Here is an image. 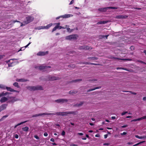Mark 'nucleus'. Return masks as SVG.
Here are the masks:
<instances>
[{
  "label": "nucleus",
  "mask_w": 146,
  "mask_h": 146,
  "mask_svg": "<svg viewBox=\"0 0 146 146\" xmlns=\"http://www.w3.org/2000/svg\"><path fill=\"white\" fill-rule=\"evenodd\" d=\"M108 9V8L107 7H105V8H99L98 9V11L102 12H105L106 11L107 9Z\"/></svg>",
  "instance_id": "nucleus-19"
},
{
  "label": "nucleus",
  "mask_w": 146,
  "mask_h": 146,
  "mask_svg": "<svg viewBox=\"0 0 146 146\" xmlns=\"http://www.w3.org/2000/svg\"><path fill=\"white\" fill-rule=\"evenodd\" d=\"M143 119H146V116H143L137 119H133L131 121H140Z\"/></svg>",
  "instance_id": "nucleus-13"
},
{
  "label": "nucleus",
  "mask_w": 146,
  "mask_h": 146,
  "mask_svg": "<svg viewBox=\"0 0 146 146\" xmlns=\"http://www.w3.org/2000/svg\"><path fill=\"white\" fill-rule=\"evenodd\" d=\"M123 92H130V93H131V94H133V95H136L137 94L135 93V92H133L132 91H124Z\"/></svg>",
  "instance_id": "nucleus-35"
},
{
  "label": "nucleus",
  "mask_w": 146,
  "mask_h": 146,
  "mask_svg": "<svg viewBox=\"0 0 146 146\" xmlns=\"http://www.w3.org/2000/svg\"><path fill=\"white\" fill-rule=\"evenodd\" d=\"M84 64H91V65H99L98 64H97L89 63V62H86L85 63H84Z\"/></svg>",
  "instance_id": "nucleus-32"
},
{
  "label": "nucleus",
  "mask_w": 146,
  "mask_h": 146,
  "mask_svg": "<svg viewBox=\"0 0 146 146\" xmlns=\"http://www.w3.org/2000/svg\"><path fill=\"white\" fill-rule=\"evenodd\" d=\"M55 113H40V114H37L34 115H33L32 116V117H36L39 116H42V115H55Z\"/></svg>",
  "instance_id": "nucleus-3"
},
{
  "label": "nucleus",
  "mask_w": 146,
  "mask_h": 146,
  "mask_svg": "<svg viewBox=\"0 0 146 146\" xmlns=\"http://www.w3.org/2000/svg\"><path fill=\"white\" fill-rule=\"evenodd\" d=\"M22 129L24 131H27L29 130V128L28 127H23Z\"/></svg>",
  "instance_id": "nucleus-26"
},
{
  "label": "nucleus",
  "mask_w": 146,
  "mask_h": 146,
  "mask_svg": "<svg viewBox=\"0 0 146 146\" xmlns=\"http://www.w3.org/2000/svg\"><path fill=\"white\" fill-rule=\"evenodd\" d=\"M65 132L64 131H63L61 133V135L62 136H64L65 135Z\"/></svg>",
  "instance_id": "nucleus-44"
},
{
  "label": "nucleus",
  "mask_w": 146,
  "mask_h": 146,
  "mask_svg": "<svg viewBox=\"0 0 146 146\" xmlns=\"http://www.w3.org/2000/svg\"><path fill=\"white\" fill-rule=\"evenodd\" d=\"M84 103V102H81L80 103L76 104L75 106H76L79 107L82 106Z\"/></svg>",
  "instance_id": "nucleus-33"
},
{
  "label": "nucleus",
  "mask_w": 146,
  "mask_h": 146,
  "mask_svg": "<svg viewBox=\"0 0 146 146\" xmlns=\"http://www.w3.org/2000/svg\"><path fill=\"white\" fill-rule=\"evenodd\" d=\"M51 67L49 66H42L39 67V69L40 70H42L43 71H46V69L48 68H50Z\"/></svg>",
  "instance_id": "nucleus-8"
},
{
  "label": "nucleus",
  "mask_w": 146,
  "mask_h": 146,
  "mask_svg": "<svg viewBox=\"0 0 146 146\" xmlns=\"http://www.w3.org/2000/svg\"><path fill=\"white\" fill-rule=\"evenodd\" d=\"M14 137L16 139H17L19 137V136L17 134H15L14 135Z\"/></svg>",
  "instance_id": "nucleus-47"
},
{
  "label": "nucleus",
  "mask_w": 146,
  "mask_h": 146,
  "mask_svg": "<svg viewBox=\"0 0 146 146\" xmlns=\"http://www.w3.org/2000/svg\"><path fill=\"white\" fill-rule=\"evenodd\" d=\"M48 51H46V52L44 51H40L38 52L37 54L38 56H44L45 55L48 54Z\"/></svg>",
  "instance_id": "nucleus-10"
},
{
  "label": "nucleus",
  "mask_w": 146,
  "mask_h": 146,
  "mask_svg": "<svg viewBox=\"0 0 146 146\" xmlns=\"http://www.w3.org/2000/svg\"><path fill=\"white\" fill-rule=\"evenodd\" d=\"M127 125H123L122 126H121V127L122 128H125V127H127Z\"/></svg>",
  "instance_id": "nucleus-58"
},
{
  "label": "nucleus",
  "mask_w": 146,
  "mask_h": 146,
  "mask_svg": "<svg viewBox=\"0 0 146 146\" xmlns=\"http://www.w3.org/2000/svg\"><path fill=\"white\" fill-rule=\"evenodd\" d=\"M72 15L70 14H67V15H63L60 16L59 17H58L56 18V19L58 20L60 18H68V17H70V16H71Z\"/></svg>",
  "instance_id": "nucleus-11"
},
{
  "label": "nucleus",
  "mask_w": 146,
  "mask_h": 146,
  "mask_svg": "<svg viewBox=\"0 0 146 146\" xmlns=\"http://www.w3.org/2000/svg\"><path fill=\"white\" fill-rule=\"evenodd\" d=\"M95 136L96 137H99L100 136V135L99 134H97L95 135Z\"/></svg>",
  "instance_id": "nucleus-63"
},
{
  "label": "nucleus",
  "mask_w": 146,
  "mask_h": 146,
  "mask_svg": "<svg viewBox=\"0 0 146 146\" xmlns=\"http://www.w3.org/2000/svg\"><path fill=\"white\" fill-rule=\"evenodd\" d=\"M68 67L73 68L74 67V66L72 64H69L68 65Z\"/></svg>",
  "instance_id": "nucleus-37"
},
{
  "label": "nucleus",
  "mask_w": 146,
  "mask_h": 146,
  "mask_svg": "<svg viewBox=\"0 0 146 146\" xmlns=\"http://www.w3.org/2000/svg\"><path fill=\"white\" fill-rule=\"evenodd\" d=\"M135 137L136 138H138L139 139H145L146 138V137L145 136H139L138 135H135Z\"/></svg>",
  "instance_id": "nucleus-27"
},
{
  "label": "nucleus",
  "mask_w": 146,
  "mask_h": 146,
  "mask_svg": "<svg viewBox=\"0 0 146 146\" xmlns=\"http://www.w3.org/2000/svg\"><path fill=\"white\" fill-rule=\"evenodd\" d=\"M5 56V55H0V60L3 58Z\"/></svg>",
  "instance_id": "nucleus-45"
},
{
  "label": "nucleus",
  "mask_w": 146,
  "mask_h": 146,
  "mask_svg": "<svg viewBox=\"0 0 146 146\" xmlns=\"http://www.w3.org/2000/svg\"><path fill=\"white\" fill-rule=\"evenodd\" d=\"M89 59H90L91 60H96L98 59V58L97 57H89L88 58Z\"/></svg>",
  "instance_id": "nucleus-25"
},
{
  "label": "nucleus",
  "mask_w": 146,
  "mask_h": 146,
  "mask_svg": "<svg viewBox=\"0 0 146 146\" xmlns=\"http://www.w3.org/2000/svg\"><path fill=\"white\" fill-rule=\"evenodd\" d=\"M55 101L58 103H63L65 102H67L68 101V100L67 99H60L56 100H55Z\"/></svg>",
  "instance_id": "nucleus-7"
},
{
  "label": "nucleus",
  "mask_w": 146,
  "mask_h": 146,
  "mask_svg": "<svg viewBox=\"0 0 146 146\" xmlns=\"http://www.w3.org/2000/svg\"><path fill=\"white\" fill-rule=\"evenodd\" d=\"M16 60V59H11L8 60L6 61L5 62L7 63H8V67H12L14 66V65L13 64V62H11V60Z\"/></svg>",
  "instance_id": "nucleus-9"
},
{
  "label": "nucleus",
  "mask_w": 146,
  "mask_h": 146,
  "mask_svg": "<svg viewBox=\"0 0 146 146\" xmlns=\"http://www.w3.org/2000/svg\"><path fill=\"white\" fill-rule=\"evenodd\" d=\"M28 80L27 79H25L23 78L21 79H16V81L17 82H25L28 81Z\"/></svg>",
  "instance_id": "nucleus-16"
},
{
  "label": "nucleus",
  "mask_w": 146,
  "mask_h": 146,
  "mask_svg": "<svg viewBox=\"0 0 146 146\" xmlns=\"http://www.w3.org/2000/svg\"><path fill=\"white\" fill-rule=\"evenodd\" d=\"M127 113V111H124L121 113V115H125V114Z\"/></svg>",
  "instance_id": "nucleus-42"
},
{
  "label": "nucleus",
  "mask_w": 146,
  "mask_h": 146,
  "mask_svg": "<svg viewBox=\"0 0 146 146\" xmlns=\"http://www.w3.org/2000/svg\"><path fill=\"white\" fill-rule=\"evenodd\" d=\"M128 17V16L125 15H119L116 16V18L118 19H125Z\"/></svg>",
  "instance_id": "nucleus-12"
},
{
  "label": "nucleus",
  "mask_w": 146,
  "mask_h": 146,
  "mask_svg": "<svg viewBox=\"0 0 146 146\" xmlns=\"http://www.w3.org/2000/svg\"><path fill=\"white\" fill-rule=\"evenodd\" d=\"M122 69L123 70H126V71H129V70L127 69V68H123Z\"/></svg>",
  "instance_id": "nucleus-59"
},
{
  "label": "nucleus",
  "mask_w": 146,
  "mask_h": 146,
  "mask_svg": "<svg viewBox=\"0 0 146 146\" xmlns=\"http://www.w3.org/2000/svg\"><path fill=\"white\" fill-rule=\"evenodd\" d=\"M34 137L37 139H39V137L37 135H35L34 136Z\"/></svg>",
  "instance_id": "nucleus-41"
},
{
  "label": "nucleus",
  "mask_w": 146,
  "mask_h": 146,
  "mask_svg": "<svg viewBox=\"0 0 146 146\" xmlns=\"http://www.w3.org/2000/svg\"><path fill=\"white\" fill-rule=\"evenodd\" d=\"M107 8H108V9H117L118 8L117 7H107Z\"/></svg>",
  "instance_id": "nucleus-34"
},
{
  "label": "nucleus",
  "mask_w": 146,
  "mask_h": 146,
  "mask_svg": "<svg viewBox=\"0 0 146 146\" xmlns=\"http://www.w3.org/2000/svg\"><path fill=\"white\" fill-rule=\"evenodd\" d=\"M82 80V79H76L74 80H72L71 82H79L81 81Z\"/></svg>",
  "instance_id": "nucleus-31"
},
{
  "label": "nucleus",
  "mask_w": 146,
  "mask_h": 146,
  "mask_svg": "<svg viewBox=\"0 0 146 146\" xmlns=\"http://www.w3.org/2000/svg\"><path fill=\"white\" fill-rule=\"evenodd\" d=\"M127 133L126 132H124L122 133H121V135H125L127 134Z\"/></svg>",
  "instance_id": "nucleus-49"
},
{
  "label": "nucleus",
  "mask_w": 146,
  "mask_h": 146,
  "mask_svg": "<svg viewBox=\"0 0 146 146\" xmlns=\"http://www.w3.org/2000/svg\"><path fill=\"white\" fill-rule=\"evenodd\" d=\"M56 114V115H61L62 116V112H57Z\"/></svg>",
  "instance_id": "nucleus-39"
},
{
  "label": "nucleus",
  "mask_w": 146,
  "mask_h": 146,
  "mask_svg": "<svg viewBox=\"0 0 146 146\" xmlns=\"http://www.w3.org/2000/svg\"><path fill=\"white\" fill-rule=\"evenodd\" d=\"M97 80L96 79H92V80H88V81H96Z\"/></svg>",
  "instance_id": "nucleus-56"
},
{
  "label": "nucleus",
  "mask_w": 146,
  "mask_h": 146,
  "mask_svg": "<svg viewBox=\"0 0 146 146\" xmlns=\"http://www.w3.org/2000/svg\"><path fill=\"white\" fill-rule=\"evenodd\" d=\"M78 91L75 90H71L69 92V94H74L77 93Z\"/></svg>",
  "instance_id": "nucleus-21"
},
{
  "label": "nucleus",
  "mask_w": 146,
  "mask_h": 146,
  "mask_svg": "<svg viewBox=\"0 0 146 146\" xmlns=\"http://www.w3.org/2000/svg\"><path fill=\"white\" fill-rule=\"evenodd\" d=\"M78 37V36L77 35H72L66 36V39L71 40L72 39H76Z\"/></svg>",
  "instance_id": "nucleus-2"
},
{
  "label": "nucleus",
  "mask_w": 146,
  "mask_h": 146,
  "mask_svg": "<svg viewBox=\"0 0 146 146\" xmlns=\"http://www.w3.org/2000/svg\"><path fill=\"white\" fill-rule=\"evenodd\" d=\"M105 35H100V37L101 38H105Z\"/></svg>",
  "instance_id": "nucleus-46"
},
{
  "label": "nucleus",
  "mask_w": 146,
  "mask_h": 146,
  "mask_svg": "<svg viewBox=\"0 0 146 146\" xmlns=\"http://www.w3.org/2000/svg\"><path fill=\"white\" fill-rule=\"evenodd\" d=\"M55 24L56 25V26L58 27V26H59V25L60 24V23H56Z\"/></svg>",
  "instance_id": "nucleus-57"
},
{
  "label": "nucleus",
  "mask_w": 146,
  "mask_h": 146,
  "mask_svg": "<svg viewBox=\"0 0 146 146\" xmlns=\"http://www.w3.org/2000/svg\"><path fill=\"white\" fill-rule=\"evenodd\" d=\"M26 21L25 23L26 24L32 22L34 19V18L32 16H29L26 17Z\"/></svg>",
  "instance_id": "nucleus-4"
},
{
  "label": "nucleus",
  "mask_w": 146,
  "mask_h": 146,
  "mask_svg": "<svg viewBox=\"0 0 146 146\" xmlns=\"http://www.w3.org/2000/svg\"><path fill=\"white\" fill-rule=\"evenodd\" d=\"M6 87L3 85H0V88H1L3 90H5L6 89Z\"/></svg>",
  "instance_id": "nucleus-36"
},
{
  "label": "nucleus",
  "mask_w": 146,
  "mask_h": 146,
  "mask_svg": "<svg viewBox=\"0 0 146 146\" xmlns=\"http://www.w3.org/2000/svg\"><path fill=\"white\" fill-rule=\"evenodd\" d=\"M27 121H24L20 123H18L17 125H15V126L14 127V128H16L18 126H19V125H21L23 123H26V122H27Z\"/></svg>",
  "instance_id": "nucleus-23"
},
{
  "label": "nucleus",
  "mask_w": 146,
  "mask_h": 146,
  "mask_svg": "<svg viewBox=\"0 0 146 146\" xmlns=\"http://www.w3.org/2000/svg\"><path fill=\"white\" fill-rule=\"evenodd\" d=\"M108 136V134H106L105 135H104V138L105 139H106L107 137Z\"/></svg>",
  "instance_id": "nucleus-60"
},
{
  "label": "nucleus",
  "mask_w": 146,
  "mask_h": 146,
  "mask_svg": "<svg viewBox=\"0 0 146 146\" xmlns=\"http://www.w3.org/2000/svg\"><path fill=\"white\" fill-rule=\"evenodd\" d=\"M122 60H128V61H130L131 60L129 59H121Z\"/></svg>",
  "instance_id": "nucleus-51"
},
{
  "label": "nucleus",
  "mask_w": 146,
  "mask_h": 146,
  "mask_svg": "<svg viewBox=\"0 0 146 146\" xmlns=\"http://www.w3.org/2000/svg\"><path fill=\"white\" fill-rule=\"evenodd\" d=\"M6 89L9 91H10L11 92H17V91L15 90H14L13 89L11 88V87H6Z\"/></svg>",
  "instance_id": "nucleus-15"
},
{
  "label": "nucleus",
  "mask_w": 146,
  "mask_h": 146,
  "mask_svg": "<svg viewBox=\"0 0 146 146\" xmlns=\"http://www.w3.org/2000/svg\"><path fill=\"white\" fill-rule=\"evenodd\" d=\"M67 31L68 32H71V31H70V29L69 28H67Z\"/></svg>",
  "instance_id": "nucleus-62"
},
{
  "label": "nucleus",
  "mask_w": 146,
  "mask_h": 146,
  "mask_svg": "<svg viewBox=\"0 0 146 146\" xmlns=\"http://www.w3.org/2000/svg\"><path fill=\"white\" fill-rule=\"evenodd\" d=\"M4 96V92L0 93V98L1 97H3Z\"/></svg>",
  "instance_id": "nucleus-38"
},
{
  "label": "nucleus",
  "mask_w": 146,
  "mask_h": 146,
  "mask_svg": "<svg viewBox=\"0 0 146 146\" xmlns=\"http://www.w3.org/2000/svg\"><path fill=\"white\" fill-rule=\"evenodd\" d=\"M62 27L59 26L58 27L57 26H55L52 30V33L54 31H56L57 29H62Z\"/></svg>",
  "instance_id": "nucleus-18"
},
{
  "label": "nucleus",
  "mask_w": 146,
  "mask_h": 146,
  "mask_svg": "<svg viewBox=\"0 0 146 146\" xmlns=\"http://www.w3.org/2000/svg\"><path fill=\"white\" fill-rule=\"evenodd\" d=\"M27 89L30 91H35L36 90H43L42 87L40 86H27Z\"/></svg>",
  "instance_id": "nucleus-1"
},
{
  "label": "nucleus",
  "mask_w": 146,
  "mask_h": 146,
  "mask_svg": "<svg viewBox=\"0 0 146 146\" xmlns=\"http://www.w3.org/2000/svg\"><path fill=\"white\" fill-rule=\"evenodd\" d=\"M68 114H73L74 115H77L78 114V112L77 111H68Z\"/></svg>",
  "instance_id": "nucleus-24"
},
{
  "label": "nucleus",
  "mask_w": 146,
  "mask_h": 146,
  "mask_svg": "<svg viewBox=\"0 0 146 146\" xmlns=\"http://www.w3.org/2000/svg\"><path fill=\"white\" fill-rule=\"evenodd\" d=\"M13 85L17 88H19L20 86L19 85L18 83L17 82H15L13 84Z\"/></svg>",
  "instance_id": "nucleus-30"
},
{
  "label": "nucleus",
  "mask_w": 146,
  "mask_h": 146,
  "mask_svg": "<svg viewBox=\"0 0 146 146\" xmlns=\"http://www.w3.org/2000/svg\"><path fill=\"white\" fill-rule=\"evenodd\" d=\"M143 100L144 101H146V97H144L143 98Z\"/></svg>",
  "instance_id": "nucleus-64"
},
{
  "label": "nucleus",
  "mask_w": 146,
  "mask_h": 146,
  "mask_svg": "<svg viewBox=\"0 0 146 146\" xmlns=\"http://www.w3.org/2000/svg\"><path fill=\"white\" fill-rule=\"evenodd\" d=\"M70 146H78V145L76 144H75L73 143H71L70 144Z\"/></svg>",
  "instance_id": "nucleus-48"
},
{
  "label": "nucleus",
  "mask_w": 146,
  "mask_h": 146,
  "mask_svg": "<svg viewBox=\"0 0 146 146\" xmlns=\"http://www.w3.org/2000/svg\"><path fill=\"white\" fill-rule=\"evenodd\" d=\"M8 100V98L3 97L1 98L0 100V102L1 103H3L7 101Z\"/></svg>",
  "instance_id": "nucleus-14"
},
{
  "label": "nucleus",
  "mask_w": 146,
  "mask_h": 146,
  "mask_svg": "<svg viewBox=\"0 0 146 146\" xmlns=\"http://www.w3.org/2000/svg\"><path fill=\"white\" fill-rule=\"evenodd\" d=\"M48 134L47 132H45L44 133V136L46 137L48 136Z\"/></svg>",
  "instance_id": "nucleus-50"
},
{
  "label": "nucleus",
  "mask_w": 146,
  "mask_h": 146,
  "mask_svg": "<svg viewBox=\"0 0 146 146\" xmlns=\"http://www.w3.org/2000/svg\"><path fill=\"white\" fill-rule=\"evenodd\" d=\"M97 94V92H92V94L93 95H96Z\"/></svg>",
  "instance_id": "nucleus-61"
},
{
  "label": "nucleus",
  "mask_w": 146,
  "mask_h": 146,
  "mask_svg": "<svg viewBox=\"0 0 146 146\" xmlns=\"http://www.w3.org/2000/svg\"><path fill=\"white\" fill-rule=\"evenodd\" d=\"M107 23L106 21H101L98 22L97 24H103L106 23Z\"/></svg>",
  "instance_id": "nucleus-29"
},
{
  "label": "nucleus",
  "mask_w": 146,
  "mask_h": 146,
  "mask_svg": "<svg viewBox=\"0 0 146 146\" xmlns=\"http://www.w3.org/2000/svg\"><path fill=\"white\" fill-rule=\"evenodd\" d=\"M78 134L79 135H81V136H82L83 135V134L82 133H78Z\"/></svg>",
  "instance_id": "nucleus-55"
},
{
  "label": "nucleus",
  "mask_w": 146,
  "mask_h": 146,
  "mask_svg": "<svg viewBox=\"0 0 146 146\" xmlns=\"http://www.w3.org/2000/svg\"><path fill=\"white\" fill-rule=\"evenodd\" d=\"M101 86H99V87H95L94 88H92V89H89L87 91V92H90V91H92L93 90H95L96 89H100V88H101Z\"/></svg>",
  "instance_id": "nucleus-22"
},
{
  "label": "nucleus",
  "mask_w": 146,
  "mask_h": 146,
  "mask_svg": "<svg viewBox=\"0 0 146 146\" xmlns=\"http://www.w3.org/2000/svg\"><path fill=\"white\" fill-rule=\"evenodd\" d=\"M7 105V104H3L0 106V108L2 110H3L6 108Z\"/></svg>",
  "instance_id": "nucleus-20"
},
{
  "label": "nucleus",
  "mask_w": 146,
  "mask_h": 146,
  "mask_svg": "<svg viewBox=\"0 0 146 146\" xmlns=\"http://www.w3.org/2000/svg\"><path fill=\"white\" fill-rule=\"evenodd\" d=\"M52 25V23H50L46 26H41L37 27V29L40 30L41 29H48Z\"/></svg>",
  "instance_id": "nucleus-5"
},
{
  "label": "nucleus",
  "mask_w": 146,
  "mask_h": 146,
  "mask_svg": "<svg viewBox=\"0 0 146 146\" xmlns=\"http://www.w3.org/2000/svg\"><path fill=\"white\" fill-rule=\"evenodd\" d=\"M68 114V111L62 112V116H66Z\"/></svg>",
  "instance_id": "nucleus-28"
},
{
  "label": "nucleus",
  "mask_w": 146,
  "mask_h": 146,
  "mask_svg": "<svg viewBox=\"0 0 146 146\" xmlns=\"http://www.w3.org/2000/svg\"><path fill=\"white\" fill-rule=\"evenodd\" d=\"M11 94V93H9V92H5V93H4V96H6V95H8V94Z\"/></svg>",
  "instance_id": "nucleus-43"
},
{
  "label": "nucleus",
  "mask_w": 146,
  "mask_h": 146,
  "mask_svg": "<svg viewBox=\"0 0 146 146\" xmlns=\"http://www.w3.org/2000/svg\"><path fill=\"white\" fill-rule=\"evenodd\" d=\"M58 79V77H56L54 76H52L48 78V80H54Z\"/></svg>",
  "instance_id": "nucleus-17"
},
{
  "label": "nucleus",
  "mask_w": 146,
  "mask_h": 146,
  "mask_svg": "<svg viewBox=\"0 0 146 146\" xmlns=\"http://www.w3.org/2000/svg\"><path fill=\"white\" fill-rule=\"evenodd\" d=\"M138 61L140 63H142V64H143L146 65V63H145L144 62H143L141 60H138Z\"/></svg>",
  "instance_id": "nucleus-40"
},
{
  "label": "nucleus",
  "mask_w": 146,
  "mask_h": 146,
  "mask_svg": "<svg viewBox=\"0 0 146 146\" xmlns=\"http://www.w3.org/2000/svg\"><path fill=\"white\" fill-rule=\"evenodd\" d=\"M103 145H110V143H104Z\"/></svg>",
  "instance_id": "nucleus-52"
},
{
  "label": "nucleus",
  "mask_w": 146,
  "mask_h": 146,
  "mask_svg": "<svg viewBox=\"0 0 146 146\" xmlns=\"http://www.w3.org/2000/svg\"><path fill=\"white\" fill-rule=\"evenodd\" d=\"M79 49L80 50H88L89 49H91L92 48L91 46H88L83 45L80 46L79 47Z\"/></svg>",
  "instance_id": "nucleus-6"
},
{
  "label": "nucleus",
  "mask_w": 146,
  "mask_h": 146,
  "mask_svg": "<svg viewBox=\"0 0 146 146\" xmlns=\"http://www.w3.org/2000/svg\"><path fill=\"white\" fill-rule=\"evenodd\" d=\"M74 0H72V1H70V3H69V5H71V4H72L73 3H74Z\"/></svg>",
  "instance_id": "nucleus-54"
},
{
  "label": "nucleus",
  "mask_w": 146,
  "mask_h": 146,
  "mask_svg": "<svg viewBox=\"0 0 146 146\" xmlns=\"http://www.w3.org/2000/svg\"><path fill=\"white\" fill-rule=\"evenodd\" d=\"M130 49L132 50H134V46H131L130 47Z\"/></svg>",
  "instance_id": "nucleus-53"
}]
</instances>
